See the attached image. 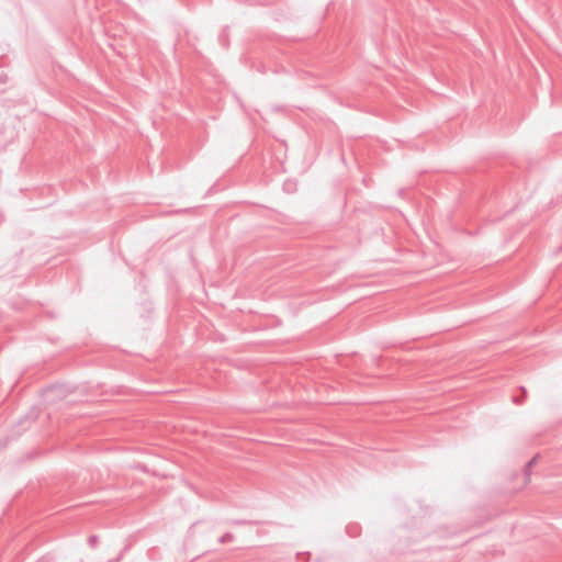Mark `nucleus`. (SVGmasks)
<instances>
[{
  "label": "nucleus",
  "instance_id": "1",
  "mask_svg": "<svg viewBox=\"0 0 562 562\" xmlns=\"http://www.w3.org/2000/svg\"><path fill=\"white\" fill-rule=\"evenodd\" d=\"M347 531L350 536L355 537L358 532V527L357 526H349L347 528Z\"/></svg>",
  "mask_w": 562,
  "mask_h": 562
},
{
  "label": "nucleus",
  "instance_id": "2",
  "mask_svg": "<svg viewBox=\"0 0 562 562\" xmlns=\"http://www.w3.org/2000/svg\"><path fill=\"white\" fill-rule=\"evenodd\" d=\"M231 539H232V536L227 533V535H225V536H223V537L221 538V541H222V542H227V541H229Z\"/></svg>",
  "mask_w": 562,
  "mask_h": 562
},
{
  "label": "nucleus",
  "instance_id": "3",
  "mask_svg": "<svg viewBox=\"0 0 562 562\" xmlns=\"http://www.w3.org/2000/svg\"><path fill=\"white\" fill-rule=\"evenodd\" d=\"M537 462V457H535L528 464V468H531Z\"/></svg>",
  "mask_w": 562,
  "mask_h": 562
},
{
  "label": "nucleus",
  "instance_id": "4",
  "mask_svg": "<svg viewBox=\"0 0 562 562\" xmlns=\"http://www.w3.org/2000/svg\"><path fill=\"white\" fill-rule=\"evenodd\" d=\"M514 401H515V403H517V404H519V403H520V400H519V398H517V397H515V398H514Z\"/></svg>",
  "mask_w": 562,
  "mask_h": 562
},
{
  "label": "nucleus",
  "instance_id": "5",
  "mask_svg": "<svg viewBox=\"0 0 562 562\" xmlns=\"http://www.w3.org/2000/svg\"><path fill=\"white\" fill-rule=\"evenodd\" d=\"M94 541H95V539L93 537L90 538V542H91L92 546H93Z\"/></svg>",
  "mask_w": 562,
  "mask_h": 562
}]
</instances>
